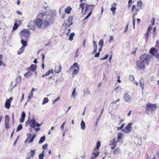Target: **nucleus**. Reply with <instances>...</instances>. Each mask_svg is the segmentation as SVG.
Returning <instances> with one entry per match:
<instances>
[{
  "label": "nucleus",
  "mask_w": 159,
  "mask_h": 159,
  "mask_svg": "<svg viewBox=\"0 0 159 159\" xmlns=\"http://www.w3.org/2000/svg\"><path fill=\"white\" fill-rule=\"evenodd\" d=\"M79 50V49L78 48L76 50V51L75 52V57H77L79 56V53H78Z\"/></svg>",
  "instance_id": "obj_40"
},
{
  "label": "nucleus",
  "mask_w": 159,
  "mask_h": 159,
  "mask_svg": "<svg viewBox=\"0 0 159 159\" xmlns=\"http://www.w3.org/2000/svg\"><path fill=\"white\" fill-rule=\"evenodd\" d=\"M129 78L130 80L131 81H133L134 80V77L133 75H130Z\"/></svg>",
  "instance_id": "obj_43"
},
{
  "label": "nucleus",
  "mask_w": 159,
  "mask_h": 159,
  "mask_svg": "<svg viewBox=\"0 0 159 159\" xmlns=\"http://www.w3.org/2000/svg\"><path fill=\"white\" fill-rule=\"evenodd\" d=\"M120 152V149L119 148H117L115 149L113 152V153L115 155H116L118 154Z\"/></svg>",
  "instance_id": "obj_29"
},
{
  "label": "nucleus",
  "mask_w": 159,
  "mask_h": 159,
  "mask_svg": "<svg viewBox=\"0 0 159 159\" xmlns=\"http://www.w3.org/2000/svg\"><path fill=\"white\" fill-rule=\"evenodd\" d=\"M30 34V32L26 29L21 30L20 33V36L22 38H25L26 39L28 38Z\"/></svg>",
  "instance_id": "obj_4"
},
{
  "label": "nucleus",
  "mask_w": 159,
  "mask_h": 159,
  "mask_svg": "<svg viewBox=\"0 0 159 159\" xmlns=\"http://www.w3.org/2000/svg\"><path fill=\"white\" fill-rule=\"evenodd\" d=\"M50 71H51V70H49L48 72H46L45 74V75H46V76L49 75L50 74V73H51Z\"/></svg>",
  "instance_id": "obj_56"
},
{
  "label": "nucleus",
  "mask_w": 159,
  "mask_h": 159,
  "mask_svg": "<svg viewBox=\"0 0 159 159\" xmlns=\"http://www.w3.org/2000/svg\"><path fill=\"white\" fill-rule=\"evenodd\" d=\"M108 54H107V55H105V57H104L102 58L101 59L102 60H104L105 59H106L108 58Z\"/></svg>",
  "instance_id": "obj_51"
},
{
  "label": "nucleus",
  "mask_w": 159,
  "mask_h": 159,
  "mask_svg": "<svg viewBox=\"0 0 159 159\" xmlns=\"http://www.w3.org/2000/svg\"><path fill=\"white\" fill-rule=\"evenodd\" d=\"M128 26H129V23H128L126 27V28H125V32H126L127 30H128Z\"/></svg>",
  "instance_id": "obj_59"
},
{
  "label": "nucleus",
  "mask_w": 159,
  "mask_h": 159,
  "mask_svg": "<svg viewBox=\"0 0 159 159\" xmlns=\"http://www.w3.org/2000/svg\"><path fill=\"white\" fill-rule=\"evenodd\" d=\"M24 50V48H23V47H21L19 50L17 51V54H20L23 52Z\"/></svg>",
  "instance_id": "obj_25"
},
{
  "label": "nucleus",
  "mask_w": 159,
  "mask_h": 159,
  "mask_svg": "<svg viewBox=\"0 0 159 159\" xmlns=\"http://www.w3.org/2000/svg\"><path fill=\"white\" fill-rule=\"evenodd\" d=\"M72 17L70 16L69 17L68 20L65 21V23L66 26L69 27L72 25Z\"/></svg>",
  "instance_id": "obj_10"
},
{
  "label": "nucleus",
  "mask_w": 159,
  "mask_h": 159,
  "mask_svg": "<svg viewBox=\"0 0 159 159\" xmlns=\"http://www.w3.org/2000/svg\"><path fill=\"white\" fill-rule=\"evenodd\" d=\"M37 69V65L34 64H32L30 67L27 68L28 71H35Z\"/></svg>",
  "instance_id": "obj_11"
},
{
  "label": "nucleus",
  "mask_w": 159,
  "mask_h": 159,
  "mask_svg": "<svg viewBox=\"0 0 159 159\" xmlns=\"http://www.w3.org/2000/svg\"><path fill=\"white\" fill-rule=\"evenodd\" d=\"M143 3L141 1H138L137 2V5L140 7V9H141L143 7Z\"/></svg>",
  "instance_id": "obj_23"
},
{
  "label": "nucleus",
  "mask_w": 159,
  "mask_h": 159,
  "mask_svg": "<svg viewBox=\"0 0 159 159\" xmlns=\"http://www.w3.org/2000/svg\"><path fill=\"white\" fill-rule=\"evenodd\" d=\"M86 40L85 39H84L83 40V42H82V44L84 48L85 47V43H86Z\"/></svg>",
  "instance_id": "obj_53"
},
{
  "label": "nucleus",
  "mask_w": 159,
  "mask_h": 159,
  "mask_svg": "<svg viewBox=\"0 0 159 159\" xmlns=\"http://www.w3.org/2000/svg\"><path fill=\"white\" fill-rule=\"evenodd\" d=\"M28 28L32 30H34L35 29V25L34 22V21H30L27 25Z\"/></svg>",
  "instance_id": "obj_7"
},
{
  "label": "nucleus",
  "mask_w": 159,
  "mask_h": 159,
  "mask_svg": "<svg viewBox=\"0 0 159 159\" xmlns=\"http://www.w3.org/2000/svg\"><path fill=\"white\" fill-rule=\"evenodd\" d=\"M42 61L43 62L44 61V60L45 58V55L43 54H42Z\"/></svg>",
  "instance_id": "obj_64"
},
{
  "label": "nucleus",
  "mask_w": 159,
  "mask_h": 159,
  "mask_svg": "<svg viewBox=\"0 0 159 159\" xmlns=\"http://www.w3.org/2000/svg\"><path fill=\"white\" fill-rule=\"evenodd\" d=\"M60 99V97H57V98H56V99H54V100H53L52 101L53 102V104H54L56 102H57V101H58V100H59Z\"/></svg>",
  "instance_id": "obj_47"
},
{
  "label": "nucleus",
  "mask_w": 159,
  "mask_h": 159,
  "mask_svg": "<svg viewBox=\"0 0 159 159\" xmlns=\"http://www.w3.org/2000/svg\"><path fill=\"white\" fill-rule=\"evenodd\" d=\"M20 42L22 44V47L24 48L27 45V43L26 41H25L23 39H22L20 41Z\"/></svg>",
  "instance_id": "obj_24"
},
{
  "label": "nucleus",
  "mask_w": 159,
  "mask_h": 159,
  "mask_svg": "<svg viewBox=\"0 0 159 159\" xmlns=\"http://www.w3.org/2000/svg\"><path fill=\"white\" fill-rule=\"evenodd\" d=\"M123 135V134L121 133H119L117 134L118 141H119L121 138V136Z\"/></svg>",
  "instance_id": "obj_34"
},
{
  "label": "nucleus",
  "mask_w": 159,
  "mask_h": 159,
  "mask_svg": "<svg viewBox=\"0 0 159 159\" xmlns=\"http://www.w3.org/2000/svg\"><path fill=\"white\" fill-rule=\"evenodd\" d=\"M71 10V7L70 6H68L66 8L65 10V12L68 14H69L70 13Z\"/></svg>",
  "instance_id": "obj_19"
},
{
  "label": "nucleus",
  "mask_w": 159,
  "mask_h": 159,
  "mask_svg": "<svg viewBox=\"0 0 159 159\" xmlns=\"http://www.w3.org/2000/svg\"><path fill=\"white\" fill-rule=\"evenodd\" d=\"M22 128V124L19 125L17 127L16 131L17 132L21 130Z\"/></svg>",
  "instance_id": "obj_38"
},
{
  "label": "nucleus",
  "mask_w": 159,
  "mask_h": 159,
  "mask_svg": "<svg viewBox=\"0 0 159 159\" xmlns=\"http://www.w3.org/2000/svg\"><path fill=\"white\" fill-rule=\"evenodd\" d=\"M24 119H25V118L21 117L20 118V122L21 123H22V122H24Z\"/></svg>",
  "instance_id": "obj_58"
},
{
  "label": "nucleus",
  "mask_w": 159,
  "mask_h": 159,
  "mask_svg": "<svg viewBox=\"0 0 159 159\" xmlns=\"http://www.w3.org/2000/svg\"><path fill=\"white\" fill-rule=\"evenodd\" d=\"M150 159H156V157L154 155H151Z\"/></svg>",
  "instance_id": "obj_60"
},
{
  "label": "nucleus",
  "mask_w": 159,
  "mask_h": 159,
  "mask_svg": "<svg viewBox=\"0 0 159 159\" xmlns=\"http://www.w3.org/2000/svg\"><path fill=\"white\" fill-rule=\"evenodd\" d=\"M75 34V33H71V34H70V36L69 37V39L71 41H72L73 40V37L74 36Z\"/></svg>",
  "instance_id": "obj_28"
},
{
  "label": "nucleus",
  "mask_w": 159,
  "mask_h": 159,
  "mask_svg": "<svg viewBox=\"0 0 159 159\" xmlns=\"http://www.w3.org/2000/svg\"><path fill=\"white\" fill-rule=\"evenodd\" d=\"M11 102L7 101V100H6V102L5 103V107L7 109H9L11 105Z\"/></svg>",
  "instance_id": "obj_21"
},
{
  "label": "nucleus",
  "mask_w": 159,
  "mask_h": 159,
  "mask_svg": "<svg viewBox=\"0 0 159 159\" xmlns=\"http://www.w3.org/2000/svg\"><path fill=\"white\" fill-rule=\"evenodd\" d=\"M146 109L148 110L154 111L157 108L155 104H151L150 103H148L146 105Z\"/></svg>",
  "instance_id": "obj_6"
},
{
  "label": "nucleus",
  "mask_w": 159,
  "mask_h": 159,
  "mask_svg": "<svg viewBox=\"0 0 159 159\" xmlns=\"http://www.w3.org/2000/svg\"><path fill=\"white\" fill-rule=\"evenodd\" d=\"M76 91V88H75L74 89L73 91L72 94V96L74 98H75V97L77 95V93L75 92Z\"/></svg>",
  "instance_id": "obj_31"
},
{
  "label": "nucleus",
  "mask_w": 159,
  "mask_h": 159,
  "mask_svg": "<svg viewBox=\"0 0 159 159\" xmlns=\"http://www.w3.org/2000/svg\"><path fill=\"white\" fill-rule=\"evenodd\" d=\"M18 24H17L15 23L14 24V27L13 28V30H15L16 29L18 28Z\"/></svg>",
  "instance_id": "obj_46"
},
{
  "label": "nucleus",
  "mask_w": 159,
  "mask_h": 159,
  "mask_svg": "<svg viewBox=\"0 0 159 159\" xmlns=\"http://www.w3.org/2000/svg\"><path fill=\"white\" fill-rule=\"evenodd\" d=\"M151 58V56L150 55L145 56V55H143L140 57V59L137 61L136 63L137 66L140 69H144L145 66L144 65V61L148 65L149 64V61Z\"/></svg>",
  "instance_id": "obj_1"
},
{
  "label": "nucleus",
  "mask_w": 159,
  "mask_h": 159,
  "mask_svg": "<svg viewBox=\"0 0 159 159\" xmlns=\"http://www.w3.org/2000/svg\"><path fill=\"white\" fill-rule=\"evenodd\" d=\"M49 17L48 16L46 15V14L44 12L40 13L37 16V18L36 20V25L37 27L40 29L42 28L43 23L41 18L43 17L45 18V17Z\"/></svg>",
  "instance_id": "obj_2"
},
{
  "label": "nucleus",
  "mask_w": 159,
  "mask_h": 159,
  "mask_svg": "<svg viewBox=\"0 0 159 159\" xmlns=\"http://www.w3.org/2000/svg\"><path fill=\"white\" fill-rule=\"evenodd\" d=\"M45 139V136L41 137L39 141V143H43Z\"/></svg>",
  "instance_id": "obj_26"
},
{
  "label": "nucleus",
  "mask_w": 159,
  "mask_h": 159,
  "mask_svg": "<svg viewBox=\"0 0 159 159\" xmlns=\"http://www.w3.org/2000/svg\"><path fill=\"white\" fill-rule=\"evenodd\" d=\"M110 39L109 40V42L110 43H111L112 40H114L113 37L112 36L110 35Z\"/></svg>",
  "instance_id": "obj_55"
},
{
  "label": "nucleus",
  "mask_w": 159,
  "mask_h": 159,
  "mask_svg": "<svg viewBox=\"0 0 159 159\" xmlns=\"http://www.w3.org/2000/svg\"><path fill=\"white\" fill-rule=\"evenodd\" d=\"M97 49V46H94V50L92 52V54H94V53L96 52Z\"/></svg>",
  "instance_id": "obj_45"
},
{
  "label": "nucleus",
  "mask_w": 159,
  "mask_h": 159,
  "mask_svg": "<svg viewBox=\"0 0 159 159\" xmlns=\"http://www.w3.org/2000/svg\"><path fill=\"white\" fill-rule=\"evenodd\" d=\"M48 99L47 98H44L42 104L43 105H44L45 104L48 103Z\"/></svg>",
  "instance_id": "obj_32"
},
{
  "label": "nucleus",
  "mask_w": 159,
  "mask_h": 159,
  "mask_svg": "<svg viewBox=\"0 0 159 159\" xmlns=\"http://www.w3.org/2000/svg\"><path fill=\"white\" fill-rule=\"evenodd\" d=\"M150 53L153 56L155 55L157 53V51L154 48H152L150 51Z\"/></svg>",
  "instance_id": "obj_16"
},
{
  "label": "nucleus",
  "mask_w": 159,
  "mask_h": 159,
  "mask_svg": "<svg viewBox=\"0 0 159 159\" xmlns=\"http://www.w3.org/2000/svg\"><path fill=\"white\" fill-rule=\"evenodd\" d=\"M122 88L120 87H116L115 90L117 92H119L121 91Z\"/></svg>",
  "instance_id": "obj_37"
},
{
  "label": "nucleus",
  "mask_w": 159,
  "mask_h": 159,
  "mask_svg": "<svg viewBox=\"0 0 159 159\" xmlns=\"http://www.w3.org/2000/svg\"><path fill=\"white\" fill-rule=\"evenodd\" d=\"M44 156V154L43 153H40L39 155V159H43V157Z\"/></svg>",
  "instance_id": "obj_42"
},
{
  "label": "nucleus",
  "mask_w": 159,
  "mask_h": 159,
  "mask_svg": "<svg viewBox=\"0 0 159 159\" xmlns=\"http://www.w3.org/2000/svg\"><path fill=\"white\" fill-rule=\"evenodd\" d=\"M84 3H82L80 4V7L82 8V10H84Z\"/></svg>",
  "instance_id": "obj_49"
},
{
  "label": "nucleus",
  "mask_w": 159,
  "mask_h": 159,
  "mask_svg": "<svg viewBox=\"0 0 159 159\" xmlns=\"http://www.w3.org/2000/svg\"><path fill=\"white\" fill-rule=\"evenodd\" d=\"M98 44L102 47L103 44V39H101L100 40V42L98 43Z\"/></svg>",
  "instance_id": "obj_44"
},
{
  "label": "nucleus",
  "mask_w": 159,
  "mask_h": 159,
  "mask_svg": "<svg viewBox=\"0 0 159 159\" xmlns=\"http://www.w3.org/2000/svg\"><path fill=\"white\" fill-rule=\"evenodd\" d=\"M9 117L8 115H6L5 116V128L8 129L9 128Z\"/></svg>",
  "instance_id": "obj_12"
},
{
  "label": "nucleus",
  "mask_w": 159,
  "mask_h": 159,
  "mask_svg": "<svg viewBox=\"0 0 159 159\" xmlns=\"http://www.w3.org/2000/svg\"><path fill=\"white\" fill-rule=\"evenodd\" d=\"M36 149L34 150H31L30 151V157H33L34 156V155L35 153V150Z\"/></svg>",
  "instance_id": "obj_30"
},
{
  "label": "nucleus",
  "mask_w": 159,
  "mask_h": 159,
  "mask_svg": "<svg viewBox=\"0 0 159 159\" xmlns=\"http://www.w3.org/2000/svg\"><path fill=\"white\" fill-rule=\"evenodd\" d=\"M117 143L116 142L115 138H114L113 140L110 142V145L116 146Z\"/></svg>",
  "instance_id": "obj_17"
},
{
  "label": "nucleus",
  "mask_w": 159,
  "mask_h": 159,
  "mask_svg": "<svg viewBox=\"0 0 159 159\" xmlns=\"http://www.w3.org/2000/svg\"><path fill=\"white\" fill-rule=\"evenodd\" d=\"M155 57L158 59H159V53H157L155 55Z\"/></svg>",
  "instance_id": "obj_62"
},
{
  "label": "nucleus",
  "mask_w": 159,
  "mask_h": 159,
  "mask_svg": "<svg viewBox=\"0 0 159 159\" xmlns=\"http://www.w3.org/2000/svg\"><path fill=\"white\" fill-rule=\"evenodd\" d=\"M61 70V65L59 66H56L55 67V72L56 73H60Z\"/></svg>",
  "instance_id": "obj_15"
},
{
  "label": "nucleus",
  "mask_w": 159,
  "mask_h": 159,
  "mask_svg": "<svg viewBox=\"0 0 159 159\" xmlns=\"http://www.w3.org/2000/svg\"><path fill=\"white\" fill-rule=\"evenodd\" d=\"M100 145H101L100 142L99 141H98L97 142V145H96L97 148L95 149H97V150H98H98L99 149V148L100 147Z\"/></svg>",
  "instance_id": "obj_36"
},
{
  "label": "nucleus",
  "mask_w": 159,
  "mask_h": 159,
  "mask_svg": "<svg viewBox=\"0 0 159 159\" xmlns=\"http://www.w3.org/2000/svg\"><path fill=\"white\" fill-rule=\"evenodd\" d=\"M13 99V98L12 97H11L9 99H7V101L10 102H11L12 100Z\"/></svg>",
  "instance_id": "obj_61"
},
{
  "label": "nucleus",
  "mask_w": 159,
  "mask_h": 159,
  "mask_svg": "<svg viewBox=\"0 0 159 159\" xmlns=\"http://www.w3.org/2000/svg\"><path fill=\"white\" fill-rule=\"evenodd\" d=\"M33 75L32 73L30 72V71H28V72H27L24 75V76L26 78H28L32 76Z\"/></svg>",
  "instance_id": "obj_18"
},
{
  "label": "nucleus",
  "mask_w": 159,
  "mask_h": 159,
  "mask_svg": "<svg viewBox=\"0 0 159 159\" xmlns=\"http://www.w3.org/2000/svg\"><path fill=\"white\" fill-rule=\"evenodd\" d=\"M100 52H98L97 54H96L95 56H94V57H99V55H100Z\"/></svg>",
  "instance_id": "obj_63"
},
{
  "label": "nucleus",
  "mask_w": 159,
  "mask_h": 159,
  "mask_svg": "<svg viewBox=\"0 0 159 159\" xmlns=\"http://www.w3.org/2000/svg\"><path fill=\"white\" fill-rule=\"evenodd\" d=\"M79 70H80V69H75L74 70L72 74H73L74 75H76L78 74V72L79 71Z\"/></svg>",
  "instance_id": "obj_33"
},
{
  "label": "nucleus",
  "mask_w": 159,
  "mask_h": 159,
  "mask_svg": "<svg viewBox=\"0 0 159 159\" xmlns=\"http://www.w3.org/2000/svg\"><path fill=\"white\" fill-rule=\"evenodd\" d=\"M116 7H114L113 6H112L111 8V10L113 12V14H114V13L115 12V10L116 9Z\"/></svg>",
  "instance_id": "obj_39"
},
{
  "label": "nucleus",
  "mask_w": 159,
  "mask_h": 159,
  "mask_svg": "<svg viewBox=\"0 0 159 159\" xmlns=\"http://www.w3.org/2000/svg\"><path fill=\"white\" fill-rule=\"evenodd\" d=\"M139 83L140 86L141 87L142 90L143 91L144 88V82L143 81H142L141 80H140V81Z\"/></svg>",
  "instance_id": "obj_35"
},
{
  "label": "nucleus",
  "mask_w": 159,
  "mask_h": 159,
  "mask_svg": "<svg viewBox=\"0 0 159 159\" xmlns=\"http://www.w3.org/2000/svg\"><path fill=\"white\" fill-rule=\"evenodd\" d=\"M99 152L97 149H94L91 155V159H95V158L98 156Z\"/></svg>",
  "instance_id": "obj_9"
},
{
  "label": "nucleus",
  "mask_w": 159,
  "mask_h": 159,
  "mask_svg": "<svg viewBox=\"0 0 159 159\" xmlns=\"http://www.w3.org/2000/svg\"><path fill=\"white\" fill-rule=\"evenodd\" d=\"M124 98L125 102H129L131 101L132 97L131 96L126 93L124 94Z\"/></svg>",
  "instance_id": "obj_8"
},
{
  "label": "nucleus",
  "mask_w": 159,
  "mask_h": 159,
  "mask_svg": "<svg viewBox=\"0 0 159 159\" xmlns=\"http://www.w3.org/2000/svg\"><path fill=\"white\" fill-rule=\"evenodd\" d=\"M120 101V99L119 98L118 99H117L116 101H114L112 102H111V103L116 104L117 102H119Z\"/></svg>",
  "instance_id": "obj_50"
},
{
  "label": "nucleus",
  "mask_w": 159,
  "mask_h": 159,
  "mask_svg": "<svg viewBox=\"0 0 159 159\" xmlns=\"http://www.w3.org/2000/svg\"><path fill=\"white\" fill-rule=\"evenodd\" d=\"M21 81V77L19 76L16 78V84H18L20 83Z\"/></svg>",
  "instance_id": "obj_20"
},
{
  "label": "nucleus",
  "mask_w": 159,
  "mask_h": 159,
  "mask_svg": "<svg viewBox=\"0 0 159 159\" xmlns=\"http://www.w3.org/2000/svg\"><path fill=\"white\" fill-rule=\"evenodd\" d=\"M80 125L81 129L84 130L85 129V124L83 120L81 121Z\"/></svg>",
  "instance_id": "obj_22"
},
{
  "label": "nucleus",
  "mask_w": 159,
  "mask_h": 159,
  "mask_svg": "<svg viewBox=\"0 0 159 159\" xmlns=\"http://www.w3.org/2000/svg\"><path fill=\"white\" fill-rule=\"evenodd\" d=\"M92 13V11H91L88 14L87 16L84 19L83 21H84L85 20L88 19L91 15Z\"/></svg>",
  "instance_id": "obj_41"
},
{
  "label": "nucleus",
  "mask_w": 159,
  "mask_h": 159,
  "mask_svg": "<svg viewBox=\"0 0 159 159\" xmlns=\"http://www.w3.org/2000/svg\"><path fill=\"white\" fill-rule=\"evenodd\" d=\"M25 112L24 111L22 112L21 113V117L25 118Z\"/></svg>",
  "instance_id": "obj_52"
},
{
  "label": "nucleus",
  "mask_w": 159,
  "mask_h": 159,
  "mask_svg": "<svg viewBox=\"0 0 159 159\" xmlns=\"http://www.w3.org/2000/svg\"><path fill=\"white\" fill-rule=\"evenodd\" d=\"M30 126L32 128H34L36 126V121L34 119H33L30 121Z\"/></svg>",
  "instance_id": "obj_14"
},
{
  "label": "nucleus",
  "mask_w": 159,
  "mask_h": 159,
  "mask_svg": "<svg viewBox=\"0 0 159 159\" xmlns=\"http://www.w3.org/2000/svg\"><path fill=\"white\" fill-rule=\"evenodd\" d=\"M132 123H129L125 128L122 130V131L127 134L130 133L132 129Z\"/></svg>",
  "instance_id": "obj_5"
},
{
  "label": "nucleus",
  "mask_w": 159,
  "mask_h": 159,
  "mask_svg": "<svg viewBox=\"0 0 159 159\" xmlns=\"http://www.w3.org/2000/svg\"><path fill=\"white\" fill-rule=\"evenodd\" d=\"M66 123V121L64 122L61 125V128L63 129H64V126Z\"/></svg>",
  "instance_id": "obj_54"
},
{
  "label": "nucleus",
  "mask_w": 159,
  "mask_h": 159,
  "mask_svg": "<svg viewBox=\"0 0 159 159\" xmlns=\"http://www.w3.org/2000/svg\"><path fill=\"white\" fill-rule=\"evenodd\" d=\"M35 137L36 135L35 134H34L31 139H30V138H27L25 141V143L27 142L28 143H32L33 142Z\"/></svg>",
  "instance_id": "obj_13"
},
{
  "label": "nucleus",
  "mask_w": 159,
  "mask_h": 159,
  "mask_svg": "<svg viewBox=\"0 0 159 159\" xmlns=\"http://www.w3.org/2000/svg\"><path fill=\"white\" fill-rule=\"evenodd\" d=\"M48 146V145L47 144H45L42 146V148L44 149H45L46 148H47Z\"/></svg>",
  "instance_id": "obj_57"
},
{
  "label": "nucleus",
  "mask_w": 159,
  "mask_h": 159,
  "mask_svg": "<svg viewBox=\"0 0 159 159\" xmlns=\"http://www.w3.org/2000/svg\"><path fill=\"white\" fill-rule=\"evenodd\" d=\"M33 93L32 92H30L28 96V99H30L33 96Z\"/></svg>",
  "instance_id": "obj_48"
},
{
  "label": "nucleus",
  "mask_w": 159,
  "mask_h": 159,
  "mask_svg": "<svg viewBox=\"0 0 159 159\" xmlns=\"http://www.w3.org/2000/svg\"><path fill=\"white\" fill-rule=\"evenodd\" d=\"M75 67L77 68L78 69H79L80 68L78 66V64L76 62L73 64V65L72 66L71 68L73 69Z\"/></svg>",
  "instance_id": "obj_27"
},
{
  "label": "nucleus",
  "mask_w": 159,
  "mask_h": 159,
  "mask_svg": "<svg viewBox=\"0 0 159 159\" xmlns=\"http://www.w3.org/2000/svg\"><path fill=\"white\" fill-rule=\"evenodd\" d=\"M50 17H47V19L45 20L43 23L42 29H44L48 28L50 26L52 21L50 20Z\"/></svg>",
  "instance_id": "obj_3"
}]
</instances>
